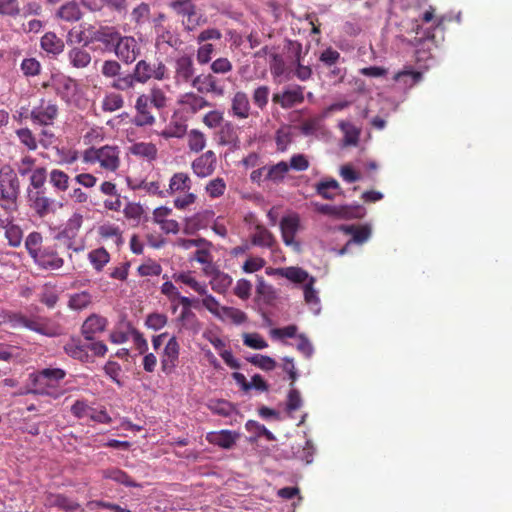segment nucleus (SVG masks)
Here are the masks:
<instances>
[{
	"label": "nucleus",
	"mask_w": 512,
	"mask_h": 512,
	"mask_svg": "<svg viewBox=\"0 0 512 512\" xmlns=\"http://www.w3.org/2000/svg\"><path fill=\"white\" fill-rule=\"evenodd\" d=\"M339 129L343 132V142L345 146H357L361 134V129L356 127L349 121H340L338 123Z\"/></svg>",
	"instance_id": "37"
},
{
	"label": "nucleus",
	"mask_w": 512,
	"mask_h": 512,
	"mask_svg": "<svg viewBox=\"0 0 512 512\" xmlns=\"http://www.w3.org/2000/svg\"><path fill=\"white\" fill-rule=\"evenodd\" d=\"M169 7L178 15L182 16V25L185 31H195L199 26L207 22V18L197 11L192 0H173Z\"/></svg>",
	"instance_id": "5"
},
{
	"label": "nucleus",
	"mask_w": 512,
	"mask_h": 512,
	"mask_svg": "<svg viewBox=\"0 0 512 512\" xmlns=\"http://www.w3.org/2000/svg\"><path fill=\"white\" fill-rule=\"evenodd\" d=\"M64 351L68 356L81 362H88L90 360L87 341L85 339L82 340L79 337H72L64 345Z\"/></svg>",
	"instance_id": "25"
},
{
	"label": "nucleus",
	"mask_w": 512,
	"mask_h": 512,
	"mask_svg": "<svg viewBox=\"0 0 512 512\" xmlns=\"http://www.w3.org/2000/svg\"><path fill=\"white\" fill-rule=\"evenodd\" d=\"M146 97L147 102L157 110H161L167 106L168 97L166 96L165 91L159 86L151 87L149 93L146 94Z\"/></svg>",
	"instance_id": "46"
},
{
	"label": "nucleus",
	"mask_w": 512,
	"mask_h": 512,
	"mask_svg": "<svg viewBox=\"0 0 512 512\" xmlns=\"http://www.w3.org/2000/svg\"><path fill=\"white\" fill-rule=\"evenodd\" d=\"M294 54L291 65L294 67L293 75L300 81H307L312 77V68L303 64L302 45L299 42H289Z\"/></svg>",
	"instance_id": "20"
},
{
	"label": "nucleus",
	"mask_w": 512,
	"mask_h": 512,
	"mask_svg": "<svg viewBox=\"0 0 512 512\" xmlns=\"http://www.w3.org/2000/svg\"><path fill=\"white\" fill-rule=\"evenodd\" d=\"M88 259L95 270L101 271L109 262L110 255L105 248H97L89 252Z\"/></svg>",
	"instance_id": "49"
},
{
	"label": "nucleus",
	"mask_w": 512,
	"mask_h": 512,
	"mask_svg": "<svg viewBox=\"0 0 512 512\" xmlns=\"http://www.w3.org/2000/svg\"><path fill=\"white\" fill-rule=\"evenodd\" d=\"M179 104L190 113H197L207 107H211L212 103L205 99L200 93L187 92L179 99Z\"/></svg>",
	"instance_id": "24"
},
{
	"label": "nucleus",
	"mask_w": 512,
	"mask_h": 512,
	"mask_svg": "<svg viewBox=\"0 0 512 512\" xmlns=\"http://www.w3.org/2000/svg\"><path fill=\"white\" fill-rule=\"evenodd\" d=\"M423 78V74L419 71H414L410 67H406L402 71L397 72L393 76V80L403 83L405 87H413L419 83Z\"/></svg>",
	"instance_id": "41"
},
{
	"label": "nucleus",
	"mask_w": 512,
	"mask_h": 512,
	"mask_svg": "<svg viewBox=\"0 0 512 512\" xmlns=\"http://www.w3.org/2000/svg\"><path fill=\"white\" fill-rule=\"evenodd\" d=\"M304 90L305 87L297 84L285 86L281 91L272 95V102L282 109H291L304 102Z\"/></svg>",
	"instance_id": "8"
},
{
	"label": "nucleus",
	"mask_w": 512,
	"mask_h": 512,
	"mask_svg": "<svg viewBox=\"0 0 512 512\" xmlns=\"http://www.w3.org/2000/svg\"><path fill=\"white\" fill-rule=\"evenodd\" d=\"M270 88L267 85H260L256 87L252 92L253 104L263 111L269 102Z\"/></svg>",
	"instance_id": "51"
},
{
	"label": "nucleus",
	"mask_w": 512,
	"mask_h": 512,
	"mask_svg": "<svg viewBox=\"0 0 512 512\" xmlns=\"http://www.w3.org/2000/svg\"><path fill=\"white\" fill-rule=\"evenodd\" d=\"M20 180L10 165L0 168V207L6 215H14L19 208Z\"/></svg>",
	"instance_id": "2"
},
{
	"label": "nucleus",
	"mask_w": 512,
	"mask_h": 512,
	"mask_svg": "<svg viewBox=\"0 0 512 512\" xmlns=\"http://www.w3.org/2000/svg\"><path fill=\"white\" fill-rule=\"evenodd\" d=\"M57 17L67 22H77L82 18V12L75 1L63 4L56 13Z\"/></svg>",
	"instance_id": "39"
},
{
	"label": "nucleus",
	"mask_w": 512,
	"mask_h": 512,
	"mask_svg": "<svg viewBox=\"0 0 512 512\" xmlns=\"http://www.w3.org/2000/svg\"><path fill=\"white\" fill-rule=\"evenodd\" d=\"M103 477L123 484L127 487H138L139 485L131 479V477L121 469L110 468L103 471Z\"/></svg>",
	"instance_id": "45"
},
{
	"label": "nucleus",
	"mask_w": 512,
	"mask_h": 512,
	"mask_svg": "<svg viewBox=\"0 0 512 512\" xmlns=\"http://www.w3.org/2000/svg\"><path fill=\"white\" fill-rule=\"evenodd\" d=\"M57 117V104L44 98L40 99L38 105L34 106L30 112L32 122L41 126L52 125Z\"/></svg>",
	"instance_id": "9"
},
{
	"label": "nucleus",
	"mask_w": 512,
	"mask_h": 512,
	"mask_svg": "<svg viewBox=\"0 0 512 512\" xmlns=\"http://www.w3.org/2000/svg\"><path fill=\"white\" fill-rule=\"evenodd\" d=\"M205 190L211 198H218L225 193L226 183L223 178L217 177L207 183Z\"/></svg>",
	"instance_id": "61"
},
{
	"label": "nucleus",
	"mask_w": 512,
	"mask_h": 512,
	"mask_svg": "<svg viewBox=\"0 0 512 512\" xmlns=\"http://www.w3.org/2000/svg\"><path fill=\"white\" fill-rule=\"evenodd\" d=\"M273 273L285 277L294 283H305L310 278L309 274L299 267L278 268Z\"/></svg>",
	"instance_id": "40"
},
{
	"label": "nucleus",
	"mask_w": 512,
	"mask_h": 512,
	"mask_svg": "<svg viewBox=\"0 0 512 512\" xmlns=\"http://www.w3.org/2000/svg\"><path fill=\"white\" fill-rule=\"evenodd\" d=\"M180 345L176 336H172L166 343L161 356V370L165 375H171L179 365Z\"/></svg>",
	"instance_id": "10"
},
{
	"label": "nucleus",
	"mask_w": 512,
	"mask_h": 512,
	"mask_svg": "<svg viewBox=\"0 0 512 512\" xmlns=\"http://www.w3.org/2000/svg\"><path fill=\"white\" fill-rule=\"evenodd\" d=\"M42 240L43 237L39 232H31L27 236L25 240V247L32 258L37 256V254L43 249V247H41Z\"/></svg>",
	"instance_id": "56"
},
{
	"label": "nucleus",
	"mask_w": 512,
	"mask_h": 512,
	"mask_svg": "<svg viewBox=\"0 0 512 512\" xmlns=\"http://www.w3.org/2000/svg\"><path fill=\"white\" fill-rule=\"evenodd\" d=\"M47 179L49 180L47 169L45 167H36L30 174L27 189L29 206L40 218L55 213L57 209L56 200L48 195V189L45 186Z\"/></svg>",
	"instance_id": "1"
},
{
	"label": "nucleus",
	"mask_w": 512,
	"mask_h": 512,
	"mask_svg": "<svg viewBox=\"0 0 512 512\" xmlns=\"http://www.w3.org/2000/svg\"><path fill=\"white\" fill-rule=\"evenodd\" d=\"M251 241L256 246L271 248L275 243L273 234L262 225L255 227Z\"/></svg>",
	"instance_id": "42"
},
{
	"label": "nucleus",
	"mask_w": 512,
	"mask_h": 512,
	"mask_svg": "<svg viewBox=\"0 0 512 512\" xmlns=\"http://www.w3.org/2000/svg\"><path fill=\"white\" fill-rule=\"evenodd\" d=\"M135 115L132 123L137 127H150L156 122L152 105L147 102L146 94H140L135 101Z\"/></svg>",
	"instance_id": "14"
},
{
	"label": "nucleus",
	"mask_w": 512,
	"mask_h": 512,
	"mask_svg": "<svg viewBox=\"0 0 512 512\" xmlns=\"http://www.w3.org/2000/svg\"><path fill=\"white\" fill-rule=\"evenodd\" d=\"M175 321L180 330H188L197 334L201 329V323L191 309H182Z\"/></svg>",
	"instance_id": "29"
},
{
	"label": "nucleus",
	"mask_w": 512,
	"mask_h": 512,
	"mask_svg": "<svg viewBox=\"0 0 512 512\" xmlns=\"http://www.w3.org/2000/svg\"><path fill=\"white\" fill-rule=\"evenodd\" d=\"M167 323H168L167 315H165L163 313H158V312L150 313L149 315H147L146 320H145V325L149 329H152L154 331H158V330L162 329L163 327H165L167 325Z\"/></svg>",
	"instance_id": "62"
},
{
	"label": "nucleus",
	"mask_w": 512,
	"mask_h": 512,
	"mask_svg": "<svg viewBox=\"0 0 512 512\" xmlns=\"http://www.w3.org/2000/svg\"><path fill=\"white\" fill-rule=\"evenodd\" d=\"M246 360L264 371H272L277 366L276 361L267 355L255 354L247 357Z\"/></svg>",
	"instance_id": "54"
},
{
	"label": "nucleus",
	"mask_w": 512,
	"mask_h": 512,
	"mask_svg": "<svg viewBox=\"0 0 512 512\" xmlns=\"http://www.w3.org/2000/svg\"><path fill=\"white\" fill-rule=\"evenodd\" d=\"M238 127L230 121H225L217 132V140L221 146H229L230 148H238L240 144Z\"/></svg>",
	"instance_id": "23"
},
{
	"label": "nucleus",
	"mask_w": 512,
	"mask_h": 512,
	"mask_svg": "<svg viewBox=\"0 0 512 512\" xmlns=\"http://www.w3.org/2000/svg\"><path fill=\"white\" fill-rule=\"evenodd\" d=\"M138 83L137 77H135V73L132 70L131 73L119 74L115 80H113L110 86L118 91H128L133 90Z\"/></svg>",
	"instance_id": "43"
},
{
	"label": "nucleus",
	"mask_w": 512,
	"mask_h": 512,
	"mask_svg": "<svg viewBox=\"0 0 512 512\" xmlns=\"http://www.w3.org/2000/svg\"><path fill=\"white\" fill-rule=\"evenodd\" d=\"M133 71L138 79V84L142 85L151 79L163 81L168 78V68L162 60L141 59L135 64Z\"/></svg>",
	"instance_id": "6"
},
{
	"label": "nucleus",
	"mask_w": 512,
	"mask_h": 512,
	"mask_svg": "<svg viewBox=\"0 0 512 512\" xmlns=\"http://www.w3.org/2000/svg\"><path fill=\"white\" fill-rule=\"evenodd\" d=\"M41 48L52 55H58L64 50V42L53 32H47L41 37Z\"/></svg>",
	"instance_id": "36"
},
{
	"label": "nucleus",
	"mask_w": 512,
	"mask_h": 512,
	"mask_svg": "<svg viewBox=\"0 0 512 512\" xmlns=\"http://www.w3.org/2000/svg\"><path fill=\"white\" fill-rule=\"evenodd\" d=\"M245 428L248 432L255 434L256 437H265L268 441L275 440V437L271 431H269L263 424L255 420H248L245 424Z\"/></svg>",
	"instance_id": "57"
},
{
	"label": "nucleus",
	"mask_w": 512,
	"mask_h": 512,
	"mask_svg": "<svg viewBox=\"0 0 512 512\" xmlns=\"http://www.w3.org/2000/svg\"><path fill=\"white\" fill-rule=\"evenodd\" d=\"M117 58L125 64H132L141 54V47L133 36H121L114 47Z\"/></svg>",
	"instance_id": "11"
},
{
	"label": "nucleus",
	"mask_w": 512,
	"mask_h": 512,
	"mask_svg": "<svg viewBox=\"0 0 512 512\" xmlns=\"http://www.w3.org/2000/svg\"><path fill=\"white\" fill-rule=\"evenodd\" d=\"M270 73L274 80H289L292 76V68L287 65L282 55L272 52L269 61Z\"/></svg>",
	"instance_id": "26"
},
{
	"label": "nucleus",
	"mask_w": 512,
	"mask_h": 512,
	"mask_svg": "<svg viewBox=\"0 0 512 512\" xmlns=\"http://www.w3.org/2000/svg\"><path fill=\"white\" fill-rule=\"evenodd\" d=\"M300 218L298 215L285 216L280 221V229L283 242L286 246L292 247L295 251L301 250V244L295 240L299 230Z\"/></svg>",
	"instance_id": "15"
},
{
	"label": "nucleus",
	"mask_w": 512,
	"mask_h": 512,
	"mask_svg": "<svg viewBox=\"0 0 512 512\" xmlns=\"http://www.w3.org/2000/svg\"><path fill=\"white\" fill-rule=\"evenodd\" d=\"M208 408L213 414L223 417L230 416L235 410V407L232 403L223 399L211 400L208 404Z\"/></svg>",
	"instance_id": "52"
},
{
	"label": "nucleus",
	"mask_w": 512,
	"mask_h": 512,
	"mask_svg": "<svg viewBox=\"0 0 512 512\" xmlns=\"http://www.w3.org/2000/svg\"><path fill=\"white\" fill-rule=\"evenodd\" d=\"M222 321L229 320L234 324L240 325L247 321V315L240 309L224 306L220 316Z\"/></svg>",
	"instance_id": "50"
},
{
	"label": "nucleus",
	"mask_w": 512,
	"mask_h": 512,
	"mask_svg": "<svg viewBox=\"0 0 512 512\" xmlns=\"http://www.w3.org/2000/svg\"><path fill=\"white\" fill-rule=\"evenodd\" d=\"M177 281L182 282L183 284L189 286L192 288L195 292H197L200 295H206L207 288L206 285L199 283L190 272L187 273H180L177 278Z\"/></svg>",
	"instance_id": "60"
},
{
	"label": "nucleus",
	"mask_w": 512,
	"mask_h": 512,
	"mask_svg": "<svg viewBox=\"0 0 512 512\" xmlns=\"http://www.w3.org/2000/svg\"><path fill=\"white\" fill-rule=\"evenodd\" d=\"M66 371L61 368H44L30 375L33 388L28 393L58 398L61 393L57 388L65 378Z\"/></svg>",
	"instance_id": "3"
},
{
	"label": "nucleus",
	"mask_w": 512,
	"mask_h": 512,
	"mask_svg": "<svg viewBox=\"0 0 512 512\" xmlns=\"http://www.w3.org/2000/svg\"><path fill=\"white\" fill-rule=\"evenodd\" d=\"M251 104L248 95L244 91H237L233 94L230 102L229 113L239 120H244L251 115Z\"/></svg>",
	"instance_id": "19"
},
{
	"label": "nucleus",
	"mask_w": 512,
	"mask_h": 512,
	"mask_svg": "<svg viewBox=\"0 0 512 512\" xmlns=\"http://www.w3.org/2000/svg\"><path fill=\"white\" fill-rule=\"evenodd\" d=\"M71 177L64 170L53 168L49 171V184L57 194H64L70 188Z\"/></svg>",
	"instance_id": "28"
},
{
	"label": "nucleus",
	"mask_w": 512,
	"mask_h": 512,
	"mask_svg": "<svg viewBox=\"0 0 512 512\" xmlns=\"http://www.w3.org/2000/svg\"><path fill=\"white\" fill-rule=\"evenodd\" d=\"M192 87L201 94H212L216 97H223L225 95V87L221 84L220 80L213 74H200L193 80Z\"/></svg>",
	"instance_id": "13"
},
{
	"label": "nucleus",
	"mask_w": 512,
	"mask_h": 512,
	"mask_svg": "<svg viewBox=\"0 0 512 512\" xmlns=\"http://www.w3.org/2000/svg\"><path fill=\"white\" fill-rule=\"evenodd\" d=\"M120 150L117 146L105 145L100 148L90 147L83 151L84 163H99L106 171L115 172L120 165Z\"/></svg>",
	"instance_id": "4"
},
{
	"label": "nucleus",
	"mask_w": 512,
	"mask_h": 512,
	"mask_svg": "<svg viewBox=\"0 0 512 512\" xmlns=\"http://www.w3.org/2000/svg\"><path fill=\"white\" fill-rule=\"evenodd\" d=\"M194 61L190 55L184 54L176 58L174 63V80L176 85L190 84L195 79Z\"/></svg>",
	"instance_id": "12"
},
{
	"label": "nucleus",
	"mask_w": 512,
	"mask_h": 512,
	"mask_svg": "<svg viewBox=\"0 0 512 512\" xmlns=\"http://www.w3.org/2000/svg\"><path fill=\"white\" fill-rule=\"evenodd\" d=\"M21 71L26 77H34L40 74L41 64L35 58H25L21 65Z\"/></svg>",
	"instance_id": "64"
},
{
	"label": "nucleus",
	"mask_w": 512,
	"mask_h": 512,
	"mask_svg": "<svg viewBox=\"0 0 512 512\" xmlns=\"http://www.w3.org/2000/svg\"><path fill=\"white\" fill-rule=\"evenodd\" d=\"M188 146L193 152H200L206 146V137L203 132L197 129H192L188 133Z\"/></svg>",
	"instance_id": "55"
},
{
	"label": "nucleus",
	"mask_w": 512,
	"mask_h": 512,
	"mask_svg": "<svg viewBox=\"0 0 512 512\" xmlns=\"http://www.w3.org/2000/svg\"><path fill=\"white\" fill-rule=\"evenodd\" d=\"M44 505L46 507H57L64 511H75L80 505L62 494L48 493L45 497Z\"/></svg>",
	"instance_id": "31"
},
{
	"label": "nucleus",
	"mask_w": 512,
	"mask_h": 512,
	"mask_svg": "<svg viewBox=\"0 0 512 512\" xmlns=\"http://www.w3.org/2000/svg\"><path fill=\"white\" fill-rule=\"evenodd\" d=\"M240 435L230 430H221L219 432H209L206 435V440L213 445L219 446L224 449H230L236 443Z\"/></svg>",
	"instance_id": "27"
},
{
	"label": "nucleus",
	"mask_w": 512,
	"mask_h": 512,
	"mask_svg": "<svg viewBox=\"0 0 512 512\" xmlns=\"http://www.w3.org/2000/svg\"><path fill=\"white\" fill-rule=\"evenodd\" d=\"M25 328L48 337H54L59 334V328L50 319L42 316L27 317Z\"/></svg>",
	"instance_id": "22"
},
{
	"label": "nucleus",
	"mask_w": 512,
	"mask_h": 512,
	"mask_svg": "<svg viewBox=\"0 0 512 512\" xmlns=\"http://www.w3.org/2000/svg\"><path fill=\"white\" fill-rule=\"evenodd\" d=\"M150 11V6L142 2L132 10L131 19L136 26H142L149 19Z\"/></svg>",
	"instance_id": "58"
},
{
	"label": "nucleus",
	"mask_w": 512,
	"mask_h": 512,
	"mask_svg": "<svg viewBox=\"0 0 512 512\" xmlns=\"http://www.w3.org/2000/svg\"><path fill=\"white\" fill-rule=\"evenodd\" d=\"M92 303V296L87 291L75 293L70 296L69 307L74 310H82Z\"/></svg>",
	"instance_id": "53"
},
{
	"label": "nucleus",
	"mask_w": 512,
	"mask_h": 512,
	"mask_svg": "<svg viewBox=\"0 0 512 512\" xmlns=\"http://www.w3.org/2000/svg\"><path fill=\"white\" fill-rule=\"evenodd\" d=\"M56 94L68 105L80 106L81 88L76 80L61 76L54 81Z\"/></svg>",
	"instance_id": "7"
},
{
	"label": "nucleus",
	"mask_w": 512,
	"mask_h": 512,
	"mask_svg": "<svg viewBox=\"0 0 512 512\" xmlns=\"http://www.w3.org/2000/svg\"><path fill=\"white\" fill-rule=\"evenodd\" d=\"M202 122L210 129L220 127L224 121V113L220 110H211L203 116Z\"/></svg>",
	"instance_id": "63"
},
{
	"label": "nucleus",
	"mask_w": 512,
	"mask_h": 512,
	"mask_svg": "<svg viewBox=\"0 0 512 512\" xmlns=\"http://www.w3.org/2000/svg\"><path fill=\"white\" fill-rule=\"evenodd\" d=\"M212 277L211 284L212 288L217 292L225 291L231 284L232 279L229 275L220 272L216 268V272L210 275Z\"/></svg>",
	"instance_id": "59"
},
{
	"label": "nucleus",
	"mask_w": 512,
	"mask_h": 512,
	"mask_svg": "<svg viewBox=\"0 0 512 512\" xmlns=\"http://www.w3.org/2000/svg\"><path fill=\"white\" fill-rule=\"evenodd\" d=\"M130 152L134 156L141 157L147 161H154L157 158L158 149L151 142H137L130 147Z\"/></svg>",
	"instance_id": "35"
},
{
	"label": "nucleus",
	"mask_w": 512,
	"mask_h": 512,
	"mask_svg": "<svg viewBox=\"0 0 512 512\" xmlns=\"http://www.w3.org/2000/svg\"><path fill=\"white\" fill-rule=\"evenodd\" d=\"M192 181L187 173L178 172L175 173L169 181L170 194L179 192H188L191 189Z\"/></svg>",
	"instance_id": "38"
},
{
	"label": "nucleus",
	"mask_w": 512,
	"mask_h": 512,
	"mask_svg": "<svg viewBox=\"0 0 512 512\" xmlns=\"http://www.w3.org/2000/svg\"><path fill=\"white\" fill-rule=\"evenodd\" d=\"M288 171L289 166L284 161H280L279 163L272 166H267L265 180L279 183L285 178Z\"/></svg>",
	"instance_id": "47"
},
{
	"label": "nucleus",
	"mask_w": 512,
	"mask_h": 512,
	"mask_svg": "<svg viewBox=\"0 0 512 512\" xmlns=\"http://www.w3.org/2000/svg\"><path fill=\"white\" fill-rule=\"evenodd\" d=\"M71 65L75 68H85L91 62L90 53L83 48H73L68 53Z\"/></svg>",
	"instance_id": "44"
},
{
	"label": "nucleus",
	"mask_w": 512,
	"mask_h": 512,
	"mask_svg": "<svg viewBox=\"0 0 512 512\" xmlns=\"http://www.w3.org/2000/svg\"><path fill=\"white\" fill-rule=\"evenodd\" d=\"M315 210L323 215L334 216L338 218H358L362 216L360 206H333L329 204L314 203Z\"/></svg>",
	"instance_id": "16"
},
{
	"label": "nucleus",
	"mask_w": 512,
	"mask_h": 512,
	"mask_svg": "<svg viewBox=\"0 0 512 512\" xmlns=\"http://www.w3.org/2000/svg\"><path fill=\"white\" fill-rule=\"evenodd\" d=\"M124 106V98L121 94L116 92L107 93L101 104V108L105 112H114Z\"/></svg>",
	"instance_id": "48"
},
{
	"label": "nucleus",
	"mask_w": 512,
	"mask_h": 512,
	"mask_svg": "<svg viewBox=\"0 0 512 512\" xmlns=\"http://www.w3.org/2000/svg\"><path fill=\"white\" fill-rule=\"evenodd\" d=\"M216 162L215 153L208 150L192 162V170L198 177L205 178L213 174Z\"/></svg>",
	"instance_id": "21"
},
{
	"label": "nucleus",
	"mask_w": 512,
	"mask_h": 512,
	"mask_svg": "<svg viewBox=\"0 0 512 512\" xmlns=\"http://www.w3.org/2000/svg\"><path fill=\"white\" fill-rule=\"evenodd\" d=\"M211 243L208 241L207 245H203L197 247L198 249L195 251L193 260L198 263L204 265L203 272L205 275H211L216 272V266L213 263V255L210 251Z\"/></svg>",
	"instance_id": "30"
},
{
	"label": "nucleus",
	"mask_w": 512,
	"mask_h": 512,
	"mask_svg": "<svg viewBox=\"0 0 512 512\" xmlns=\"http://www.w3.org/2000/svg\"><path fill=\"white\" fill-rule=\"evenodd\" d=\"M5 229V237L8 244L12 247H18L23 238V231L20 226L13 223V215L8 216L5 221H2Z\"/></svg>",
	"instance_id": "34"
},
{
	"label": "nucleus",
	"mask_w": 512,
	"mask_h": 512,
	"mask_svg": "<svg viewBox=\"0 0 512 512\" xmlns=\"http://www.w3.org/2000/svg\"><path fill=\"white\" fill-rule=\"evenodd\" d=\"M33 260L38 266L48 270H57L64 265L63 258L58 255L54 246L43 247Z\"/></svg>",
	"instance_id": "18"
},
{
	"label": "nucleus",
	"mask_w": 512,
	"mask_h": 512,
	"mask_svg": "<svg viewBox=\"0 0 512 512\" xmlns=\"http://www.w3.org/2000/svg\"><path fill=\"white\" fill-rule=\"evenodd\" d=\"M121 34L115 27L101 26L93 34V39L101 42L106 47H115L121 38Z\"/></svg>",
	"instance_id": "32"
},
{
	"label": "nucleus",
	"mask_w": 512,
	"mask_h": 512,
	"mask_svg": "<svg viewBox=\"0 0 512 512\" xmlns=\"http://www.w3.org/2000/svg\"><path fill=\"white\" fill-rule=\"evenodd\" d=\"M107 326V318L98 314H91L83 322L81 326V333L86 341H92L98 334L104 332Z\"/></svg>",
	"instance_id": "17"
},
{
	"label": "nucleus",
	"mask_w": 512,
	"mask_h": 512,
	"mask_svg": "<svg viewBox=\"0 0 512 512\" xmlns=\"http://www.w3.org/2000/svg\"><path fill=\"white\" fill-rule=\"evenodd\" d=\"M315 190L318 195L326 200H333L337 195L342 194L340 184L333 178L318 182L315 185Z\"/></svg>",
	"instance_id": "33"
}]
</instances>
